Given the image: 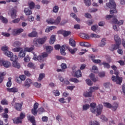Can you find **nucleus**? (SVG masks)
Wrapping results in <instances>:
<instances>
[{"mask_svg":"<svg viewBox=\"0 0 125 125\" xmlns=\"http://www.w3.org/2000/svg\"><path fill=\"white\" fill-rule=\"evenodd\" d=\"M93 114H97V115H101L102 113V110H103V105L102 104H99L96 106V104L95 103H92L89 104H84L83 106V111H86L88 109H89Z\"/></svg>","mask_w":125,"mask_h":125,"instance_id":"obj_1","label":"nucleus"},{"mask_svg":"<svg viewBox=\"0 0 125 125\" xmlns=\"http://www.w3.org/2000/svg\"><path fill=\"white\" fill-rule=\"evenodd\" d=\"M106 5L107 7L111 9L110 11V14H114L118 12L116 9V3L114 0H109V2L106 3Z\"/></svg>","mask_w":125,"mask_h":125,"instance_id":"obj_2","label":"nucleus"},{"mask_svg":"<svg viewBox=\"0 0 125 125\" xmlns=\"http://www.w3.org/2000/svg\"><path fill=\"white\" fill-rule=\"evenodd\" d=\"M112 18H113L112 23L113 24H117V25H119V26H121V25H123V24H124V20H121L119 21L117 19V16L108 15L105 17L106 20H110V19H111Z\"/></svg>","mask_w":125,"mask_h":125,"instance_id":"obj_3","label":"nucleus"},{"mask_svg":"<svg viewBox=\"0 0 125 125\" xmlns=\"http://www.w3.org/2000/svg\"><path fill=\"white\" fill-rule=\"evenodd\" d=\"M33 54L34 56L33 59H34V60L35 61H37V60L38 61H42V60H43V58L48 56V55L46 52L42 53V55H40L38 57L36 54H35V53H33Z\"/></svg>","mask_w":125,"mask_h":125,"instance_id":"obj_4","label":"nucleus"},{"mask_svg":"<svg viewBox=\"0 0 125 125\" xmlns=\"http://www.w3.org/2000/svg\"><path fill=\"white\" fill-rule=\"evenodd\" d=\"M112 82H115L117 84H122L123 83V77L118 76H112L111 78Z\"/></svg>","mask_w":125,"mask_h":125,"instance_id":"obj_5","label":"nucleus"},{"mask_svg":"<svg viewBox=\"0 0 125 125\" xmlns=\"http://www.w3.org/2000/svg\"><path fill=\"white\" fill-rule=\"evenodd\" d=\"M0 66H3L5 68H9L11 66V63L8 61L1 59L0 60Z\"/></svg>","mask_w":125,"mask_h":125,"instance_id":"obj_6","label":"nucleus"},{"mask_svg":"<svg viewBox=\"0 0 125 125\" xmlns=\"http://www.w3.org/2000/svg\"><path fill=\"white\" fill-rule=\"evenodd\" d=\"M1 50L4 52V54L8 56V57H10L12 55V52L8 51V47L5 46L1 47Z\"/></svg>","mask_w":125,"mask_h":125,"instance_id":"obj_7","label":"nucleus"},{"mask_svg":"<svg viewBox=\"0 0 125 125\" xmlns=\"http://www.w3.org/2000/svg\"><path fill=\"white\" fill-rule=\"evenodd\" d=\"M33 83V81L30 79H26L25 80L24 83L22 85V86L23 88H29L30 86H31V84H32V83Z\"/></svg>","mask_w":125,"mask_h":125,"instance_id":"obj_8","label":"nucleus"},{"mask_svg":"<svg viewBox=\"0 0 125 125\" xmlns=\"http://www.w3.org/2000/svg\"><path fill=\"white\" fill-rule=\"evenodd\" d=\"M76 69V66H73L72 67V72L73 74H74V77L76 78H80L82 77V72L80 70H78L76 71H75V69Z\"/></svg>","mask_w":125,"mask_h":125,"instance_id":"obj_9","label":"nucleus"},{"mask_svg":"<svg viewBox=\"0 0 125 125\" xmlns=\"http://www.w3.org/2000/svg\"><path fill=\"white\" fill-rule=\"evenodd\" d=\"M24 31V29L22 28L20 29H14L12 30V35L13 36H16L21 33H22Z\"/></svg>","mask_w":125,"mask_h":125,"instance_id":"obj_10","label":"nucleus"},{"mask_svg":"<svg viewBox=\"0 0 125 125\" xmlns=\"http://www.w3.org/2000/svg\"><path fill=\"white\" fill-rule=\"evenodd\" d=\"M11 14V17L12 19H15L17 17V11L14 8H12L10 11Z\"/></svg>","mask_w":125,"mask_h":125,"instance_id":"obj_11","label":"nucleus"},{"mask_svg":"<svg viewBox=\"0 0 125 125\" xmlns=\"http://www.w3.org/2000/svg\"><path fill=\"white\" fill-rule=\"evenodd\" d=\"M121 44H119L118 43H116L115 44H112L111 46L109 47V49L110 51H114L115 50H117V49H118V48H120V45Z\"/></svg>","mask_w":125,"mask_h":125,"instance_id":"obj_12","label":"nucleus"},{"mask_svg":"<svg viewBox=\"0 0 125 125\" xmlns=\"http://www.w3.org/2000/svg\"><path fill=\"white\" fill-rule=\"evenodd\" d=\"M26 80V76L24 75H21L19 76V78L17 79L18 83H22V82H24Z\"/></svg>","mask_w":125,"mask_h":125,"instance_id":"obj_13","label":"nucleus"},{"mask_svg":"<svg viewBox=\"0 0 125 125\" xmlns=\"http://www.w3.org/2000/svg\"><path fill=\"white\" fill-rule=\"evenodd\" d=\"M47 40V38L46 37H44L42 38H39L37 39V42L39 44H43L45 42H46V40Z\"/></svg>","mask_w":125,"mask_h":125,"instance_id":"obj_14","label":"nucleus"},{"mask_svg":"<svg viewBox=\"0 0 125 125\" xmlns=\"http://www.w3.org/2000/svg\"><path fill=\"white\" fill-rule=\"evenodd\" d=\"M27 119L28 120V121H30L31 124H32V125H37V124H36V120H35V117H34V116H28Z\"/></svg>","mask_w":125,"mask_h":125,"instance_id":"obj_15","label":"nucleus"},{"mask_svg":"<svg viewBox=\"0 0 125 125\" xmlns=\"http://www.w3.org/2000/svg\"><path fill=\"white\" fill-rule=\"evenodd\" d=\"M65 47L68 49L69 52H70L71 54H75V53H76L78 50V48H75L74 49H72L68 45L65 46Z\"/></svg>","mask_w":125,"mask_h":125,"instance_id":"obj_16","label":"nucleus"},{"mask_svg":"<svg viewBox=\"0 0 125 125\" xmlns=\"http://www.w3.org/2000/svg\"><path fill=\"white\" fill-rule=\"evenodd\" d=\"M14 108L17 111H21L22 104L20 103H16L14 105Z\"/></svg>","mask_w":125,"mask_h":125,"instance_id":"obj_17","label":"nucleus"},{"mask_svg":"<svg viewBox=\"0 0 125 125\" xmlns=\"http://www.w3.org/2000/svg\"><path fill=\"white\" fill-rule=\"evenodd\" d=\"M12 66L17 69H20V68H21V65H20V63L17 62H13L12 63Z\"/></svg>","mask_w":125,"mask_h":125,"instance_id":"obj_18","label":"nucleus"},{"mask_svg":"<svg viewBox=\"0 0 125 125\" xmlns=\"http://www.w3.org/2000/svg\"><path fill=\"white\" fill-rule=\"evenodd\" d=\"M79 35L81 38H82V39H84V40H88L89 38H90L88 34L85 33H80Z\"/></svg>","mask_w":125,"mask_h":125,"instance_id":"obj_19","label":"nucleus"},{"mask_svg":"<svg viewBox=\"0 0 125 125\" xmlns=\"http://www.w3.org/2000/svg\"><path fill=\"white\" fill-rule=\"evenodd\" d=\"M13 121L14 124H16L17 125H18V124H22V120L21 119H20L19 117L13 119Z\"/></svg>","mask_w":125,"mask_h":125,"instance_id":"obj_20","label":"nucleus"},{"mask_svg":"<svg viewBox=\"0 0 125 125\" xmlns=\"http://www.w3.org/2000/svg\"><path fill=\"white\" fill-rule=\"evenodd\" d=\"M114 40L116 42V43H118L119 44H121V38H120V37H119V35H116L114 36Z\"/></svg>","mask_w":125,"mask_h":125,"instance_id":"obj_21","label":"nucleus"},{"mask_svg":"<svg viewBox=\"0 0 125 125\" xmlns=\"http://www.w3.org/2000/svg\"><path fill=\"white\" fill-rule=\"evenodd\" d=\"M67 45H63L60 49L61 51V55L65 56L66 55V52H65V47Z\"/></svg>","mask_w":125,"mask_h":125,"instance_id":"obj_22","label":"nucleus"},{"mask_svg":"<svg viewBox=\"0 0 125 125\" xmlns=\"http://www.w3.org/2000/svg\"><path fill=\"white\" fill-rule=\"evenodd\" d=\"M7 91H8V92H18V89L16 87H13L11 88H7Z\"/></svg>","mask_w":125,"mask_h":125,"instance_id":"obj_23","label":"nucleus"},{"mask_svg":"<svg viewBox=\"0 0 125 125\" xmlns=\"http://www.w3.org/2000/svg\"><path fill=\"white\" fill-rule=\"evenodd\" d=\"M69 44L72 47H76V41L73 39H69Z\"/></svg>","mask_w":125,"mask_h":125,"instance_id":"obj_24","label":"nucleus"},{"mask_svg":"<svg viewBox=\"0 0 125 125\" xmlns=\"http://www.w3.org/2000/svg\"><path fill=\"white\" fill-rule=\"evenodd\" d=\"M11 58V61H13V62H16L17 59H18V57L15 55H13V53H12V54L11 56L9 57Z\"/></svg>","mask_w":125,"mask_h":125,"instance_id":"obj_25","label":"nucleus"},{"mask_svg":"<svg viewBox=\"0 0 125 125\" xmlns=\"http://www.w3.org/2000/svg\"><path fill=\"white\" fill-rule=\"evenodd\" d=\"M24 12L25 14L27 16L31 15V14H32V10L29 9L27 8H24Z\"/></svg>","mask_w":125,"mask_h":125,"instance_id":"obj_26","label":"nucleus"},{"mask_svg":"<svg viewBox=\"0 0 125 125\" xmlns=\"http://www.w3.org/2000/svg\"><path fill=\"white\" fill-rule=\"evenodd\" d=\"M46 51L48 53H51L53 50V47L51 46H47L45 47Z\"/></svg>","mask_w":125,"mask_h":125,"instance_id":"obj_27","label":"nucleus"},{"mask_svg":"<svg viewBox=\"0 0 125 125\" xmlns=\"http://www.w3.org/2000/svg\"><path fill=\"white\" fill-rule=\"evenodd\" d=\"M70 16L71 17H72L73 18H74V19H75V20H76L77 21V22H78V23L81 22L80 19H79L78 18V17H77V15H76L75 13H72L70 14Z\"/></svg>","mask_w":125,"mask_h":125,"instance_id":"obj_28","label":"nucleus"},{"mask_svg":"<svg viewBox=\"0 0 125 125\" xmlns=\"http://www.w3.org/2000/svg\"><path fill=\"white\" fill-rule=\"evenodd\" d=\"M55 40H56L55 35H52L50 37V44H53L55 42Z\"/></svg>","mask_w":125,"mask_h":125,"instance_id":"obj_29","label":"nucleus"},{"mask_svg":"<svg viewBox=\"0 0 125 125\" xmlns=\"http://www.w3.org/2000/svg\"><path fill=\"white\" fill-rule=\"evenodd\" d=\"M83 96H84V97H91V96H92V92L90 91V90L89 92H84L83 93Z\"/></svg>","mask_w":125,"mask_h":125,"instance_id":"obj_30","label":"nucleus"},{"mask_svg":"<svg viewBox=\"0 0 125 125\" xmlns=\"http://www.w3.org/2000/svg\"><path fill=\"white\" fill-rule=\"evenodd\" d=\"M90 78L93 82H97V81H98V78H95V76L94 75V74L93 73H91L90 75Z\"/></svg>","mask_w":125,"mask_h":125,"instance_id":"obj_31","label":"nucleus"},{"mask_svg":"<svg viewBox=\"0 0 125 125\" xmlns=\"http://www.w3.org/2000/svg\"><path fill=\"white\" fill-rule=\"evenodd\" d=\"M37 35L38 33H37V32L33 31L31 33H29L28 34V37H29L30 38H34L35 37H37Z\"/></svg>","mask_w":125,"mask_h":125,"instance_id":"obj_32","label":"nucleus"},{"mask_svg":"<svg viewBox=\"0 0 125 125\" xmlns=\"http://www.w3.org/2000/svg\"><path fill=\"white\" fill-rule=\"evenodd\" d=\"M102 64L103 65L104 68H106V69H110V68H111V65H110V64L106 62H102Z\"/></svg>","mask_w":125,"mask_h":125,"instance_id":"obj_33","label":"nucleus"},{"mask_svg":"<svg viewBox=\"0 0 125 125\" xmlns=\"http://www.w3.org/2000/svg\"><path fill=\"white\" fill-rule=\"evenodd\" d=\"M56 28V27L54 26H50L45 29V32L46 33H49V32H51L53 29H55Z\"/></svg>","mask_w":125,"mask_h":125,"instance_id":"obj_34","label":"nucleus"},{"mask_svg":"<svg viewBox=\"0 0 125 125\" xmlns=\"http://www.w3.org/2000/svg\"><path fill=\"white\" fill-rule=\"evenodd\" d=\"M118 106L119 104H118V103H114L112 105V107H111L112 108V111H114V112H115V111H116L117 109H118Z\"/></svg>","mask_w":125,"mask_h":125,"instance_id":"obj_35","label":"nucleus"},{"mask_svg":"<svg viewBox=\"0 0 125 125\" xmlns=\"http://www.w3.org/2000/svg\"><path fill=\"white\" fill-rule=\"evenodd\" d=\"M34 49L35 48L34 47H25L24 48L25 51H26L27 52H32V51H33Z\"/></svg>","mask_w":125,"mask_h":125,"instance_id":"obj_36","label":"nucleus"},{"mask_svg":"<svg viewBox=\"0 0 125 125\" xmlns=\"http://www.w3.org/2000/svg\"><path fill=\"white\" fill-rule=\"evenodd\" d=\"M106 40L105 39H103L100 42V43L99 44V46L103 47L106 44Z\"/></svg>","mask_w":125,"mask_h":125,"instance_id":"obj_37","label":"nucleus"},{"mask_svg":"<svg viewBox=\"0 0 125 125\" xmlns=\"http://www.w3.org/2000/svg\"><path fill=\"white\" fill-rule=\"evenodd\" d=\"M60 22H61V17H58L57 18V19L54 20V22L55 25H58V24H59V23H60Z\"/></svg>","mask_w":125,"mask_h":125,"instance_id":"obj_38","label":"nucleus"},{"mask_svg":"<svg viewBox=\"0 0 125 125\" xmlns=\"http://www.w3.org/2000/svg\"><path fill=\"white\" fill-rule=\"evenodd\" d=\"M28 5L30 9H34V8H35V2L33 1L28 3Z\"/></svg>","mask_w":125,"mask_h":125,"instance_id":"obj_39","label":"nucleus"},{"mask_svg":"<svg viewBox=\"0 0 125 125\" xmlns=\"http://www.w3.org/2000/svg\"><path fill=\"white\" fill-rule=\"evenodd\" d=\"M5 74H4V72H0V83H1L2 82H3Z\"/></svg>","mask_w":125,"mask_h":125,"instance_id":"obj_40","label":"nucleus"},{"mask_svg":"<svg viewBox=\"0 0 125 125\" xmlns=\"http://www.w3.org/2000/svg\"><path fill=\"white\" fill-rule=\"evenodd\" d=\"M48 24H50L51 25H53L55 24L54 19H49L46 21Z\"/></svg>","mask_w":125,"mask_h":125,"instance_id":"obj_41","label":"nucleus"},{"mask_svg":"<svg viewBox=\"0 0 125 125\" xmlns=\"http://www.w3.org/2000/svg\"><path fill=\"white\" fill-rule=\"evenodd\" d=\"M62 32L64 37H68V36L71 35V32L70 31H62Z\"/></svg>","mask_w":125,"mask_h":125,"instance_id":"obj_42","label":"nucleus"},{"mask_svg":"<svg viewBox=\"0 0 125 125\" xmlns=\"http://www.w3.org/2000/svg\"><path fill=\"white\" fill-rule=\"evenodd\" d=\"M0 19L2 21V22L3 23H4L5 24H6L8 22V21H7V19L3 17L2 16H0Z\"/></svg>","mask_w":125,"mask_h":125,"instance_id":"obj_43","label":"nucleus"},{"mask_svg":"<svg viewBox=\"0 0 125 125\" xmlns=\"http://www.w3.org/2000/svg\"><path fill=\"white\" fill-rule=\"evenodd\" d=\"M44 77H45V75L44 74V73H41L39 75V77L38 79V82H41L42 81V79H43V78H44Z\"/></svg>","mask_w":125,"mask_h":125,"instance_id":"obj_44","label":"nucleus"},{"mask_svg":"<svg viewBox=\"0 0 125 125\" xmlns=\"http://www.w3.org/2000/svg\"><path fill=\"white\" fill-rule=\"evenodd\" d=\"M21 43L19 41H16L13 43V45L15 47H20V45H21Z\"/></svg>","mask_w":125,"mask_h":125,"instance_id":"obj_45","label":"nucleus"},{"mask_svg":"<svg viewBox=\"0 0 125 125\" xmlns=\"http://www.w3.org/2000/svg\"><path fill=\"white\" fill-rule=\"evenodd\" d=\"M8 80H9V81L7 83L6 86H7V87H10V86H11V85L12 84V83L11 82V78H9Z\"/></svg>","mask_w":125,"mask_h":125,"instance_id":"obj_46","label":"nucleus"},{"mask_svg":"<svg viewBox=\"0 0 125 125\" xmlns=\"http://www.w3.org/2000/svg\"><path fill=\"white\" fill-rule=\"evenodd\" d=\"M99 87H96V86H94V87H90V91L92 92H94V91H95V90H97L99 89Z\"/></svg>","mask_w":125,"mask_h":125,"instance_id":"obj_47","label":"nucleus"},{"mask_svg":"<svg viewBox=\"0 0 125 125\" xmlns=\"http://www.w3.org/2000/svg\"><path fill=\"white\" fill-rule=\"evenodd\" d=\"M59 10V7L58 6H55L53 8V12L54 13H57L58 12V11Z\"/></svg>","mask_w":125,"mask_h":125,"instance_id":"obj_48","label":"nucleus"},{"mask_svg":"<svg viewBox=\"0 0 125 125\" xmlns=\"http://www.w3.org/2000/svg\"><path fill=\"white\" fill-rule=\"evenodd\" d=\"M25 55H26V53L23 50H21L20 52L19 53V56L20 57H25Z\"/></svg>","mask_w":125,"mask_h":125,"instance_id":"obj_49","label":"nucleus"},{"mask_svg":"<svg viewBox=\"0 0 125 125\" xmlns=\"http://www.w3.org/2000/svg\"><path fill=\"white\" fill-rule=\"evenodd\" d=\"M84 3L86 6H89L91 4V1L90 0H84Z\"/></svg>","mask_w":125,"mask_h":125,"instance_id":"obj_50","label":"nucleus"},{"mask_svg":"<svg viewBox=\"0 0 125 125\" xmlns=\"http://www.w3.org/2000/svg\"><path fill=\"white\" fill-rule=\"evenodd\" d=\"M104 106L106 108H109V109H111V108L112 107V104L109 103H104Z\"/></svg>","mask_w":125,"mask_h":125,"instance_id":"obj_51","label":"nucleus"},{"mask_svg":"<svg viewBox=\"0 0 125 125\" xmlns=\"http://www.w3.org/2000/svg\"><path fill=\"white\" fill-rule=\"evenodd\" d=\"M26 117V115L25 113H23V112H21L20 114V117L19 118L22 121L23 119L25 118Z\"/></svg>","mask_w":125,"mask_h":125,"instance_id":"obj_52","label":"nucleus"},{"mask_svg":"<svg viewBox=\"0 0 125 125\" xmlns=\"http://www.w3.org/2000/svg\"><path fill=\"white\" fill-rule=\"evenodd\" d=\"M31 113L32 115H34V116H36V115L38 114V110H37L36 109L32 108L31 110Z\"/></svg>","mask_w":125,"mask_h":125,"instance_id":"obj_53","label":"nucleus"},{"mask_svg":"<svg viewBox=\"0 0 125 125\" xmlns=\"http://www.w3.org/2000/svg\"><path fill=\"white\" fill-rule=\"evenodd\" d=\"M85 81L88 85H90L91 86V85H92V84H93V83L90 79H86Z\"/></svg>","mask_w":125,"mask_h":125,"instance_id":"obj_54","label":"nucleus"},{"mask_svg":"<svg viewBox=\"0 0 125 125\" xmlns=\"http://www.w3.org/2000/svg\"><path fill=\"white\" fill-rule=\"evenodd\" d=\"M69 81L70 82H73V83H79V81L76 78H71Z\"/></svg>","mask_w":125,"mask_h":125,"instance_id":"obj_55","label":"nucleus"},{"mask_svg":"<svg viewBox=\"0 0 125 125\" xmlns=\"http://www.w3.org/2000/svg\"><path fill=\"white\" fill-rule=\"evenodd\" d=\"M2 105H8V102L6 100H3L1 101Z\"/></svg>","mask_w":125,"mask_h":125,"instance_id":"obj_56","label":"nucleus"},{"mask_svg":"<svg viewBox=\"0 0 125 125\" xmlns=\"http://www.w3.org/2000/svg\"><path fill=\"white\" fill-rule=\"evenodd\" d=\"M28 67L29 68H32V69H35V64L33 63L32 62H29L28 65Z\"/></svg>","mask_w":125,"mask_h":125,"instance_id":"obj_57","label":"nucleus"},{"mask_svg":"<svg viewBox=\"0 0 125 125\" xmlns=\"http://www.w3.org/2000/svg\"><path fill=\"white\" fill-rule=\"evenodd\" d=\"M53 93L55 96H59L60 95V92H59V91H58V90H54Z\"/></svg>","mask_w":125,"mask_h":125,"instance_id":"obj_58","label":"nucleus"},{"mask_svg":"<svg viewBox=\"0 0 125 125\" xmlns=\"http://www.w3.org/2000/svg\"><path fill=\"white\" fill-rule=\"evenodd\" d=\"M13 50L14 52H19L21 50V48L20 47H16L13 49Z\"/></svg>","mask_w":125,"mask_h":125,"instance_id":"obj_59","label":"nucleus"},{"mask_svg":"<svg viewBox=\"0 0 125 125\" xmlns=\"http://www.w3.org/2000/svg\"><path fill=\"white\" fill-rule=\"evenodd\" d=\"M82 52H80L79 53V55H83V54H84V53H85V52H87L88 50L86 49H82L81 50Z\"/></svg>","mask_w":125,"mask_h":125,"instance_id":"obj_60","label":"nucleus"},{"mask_svg":"<svg viewBox=\"0 0 125 125\" xmlns=\"http://www.w3.org/2000/svg\"><path fill=\"white\" fill-rule=\"evenodd\" d=\"M100 118L101 120H103L104 122H107V121H108V119L105 117L104 115H101Z\"/></svg>","mask_w":125,"mask_h":125,"instance_id":"obj_61","label":"nucleus"},{"mask_svg":"<svg viewBox=\"0 0 125 125\" xmlns=\"http://www.w3.org/2000/svg\"><path fill=\"white\" fill-rule=\"evenodd\" d=\"M104 86L106 88H109L110 87V83H104Z\"/></svg>","mask_w":125,"mask_h":125,"instance_id":"obj_62","label":"nucleus"},{"mask_svg":"<svg viewBox=\"0 0 125 125\" xmlns=\"http://www.w3.org/2000/svg\"><path fill=\"white\" fill-rule=\"evenodd\" d=\"M12 22L14 24H17V23H19V22H20V19H19V18L13 20Z\"/></svg>","mask_w":125,"mask_h":125,"instance_id":"obj_63","label":"nucleus"},{"mask_svg":"<svg viewBox=\"0 0 125 125\" xmlns=\"http://www.w3.org/2000/svg\"><path fill=\"white\" fill-rule=\"evenodd\" d=\"M90 37L91 38H100V36L93 33L91 34Z\"/></svg>","mask_w":125,"mask_h":125,"instance_id":"obj_64","label":"nucleus"}]
</instances>
